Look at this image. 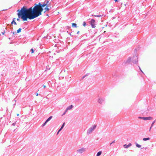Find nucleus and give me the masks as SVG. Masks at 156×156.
<instances>
[{
  "label": "nucleus",
  "instance_id": "37998d69",
  "mask_svg": "<svg viewBox=\"0 0 156 156\" xmlns=\"http://www.w3.org/2000/svg\"><path fill=\"white\" fill-rule=\"evenodd\" d=\"M112 144V143H111L110 144V146H111Z\"/></svg>",
  "mask_w": 156,
  "mask_h": 156
},
{
  "label": "nucleus",
  "instance_id": "cd10ccee",
  "mask_svg": "<svg viewBox=\"0 0 156 156\" xmlns=\"http://www.w3.org/2000/svg\"><path fill=\"white\" fill-rule=\"evenodd\" d=\"M15 125H16V122H15V123H12V126H15Z\"/></svg>",
  "mask_w": 156,
  "mask_h": 156
},
{
  "label": "nucleus",
  "instance_id": "5701e85b",
  "mask_svg": "<svg viewBox=\"0 0 156 156\" xmlns=\"http://www.w3.org/2000/svg\"><path fill=\"white\" fill-rule=\"evenodd\" d=\"M65 125V123L64 122L63 123L62 125V126H61V128L63 129V127H64Z\"/></svg>",
  "mask_w": 156,
  "mask_h": 156
},
{
  "label": "nucleus",
  "instance_id": "4468645a",
  "mask_svg": "<svg viewBox=\"0 0 156 156\" xmlns=\"http://www.w3.org/2000/svg\"><path fill=\"white\" fill-rule=\"evenodd\" d=\"M15 19V18H14L13 19L12 21L11 22V24H14V25H16V24H17L16 23L14 20Z\"/></svg>",
  "mask_w": 156,
  "mask_h": 156
},
{
  "label": "nucleus",
  "instance_id": "423d86ee",
  "mask_svg": "<svg viewBox=\"0 0 156 156\" xmlns=\"http://www.w3.org/2000/svg\"><path fill=\"white\" fill-rule=\"evenodd\" d=\"M51 8V7L49 5H47V6L44 8V13L47 11H49L50 9Z\"/></svg>",
  "mask_w": 156,
  "mask_h": 156
},
{
  "label": "nucleus",
  "instance_id": "a211bd4d",
  "mask_svg": "<svg viewBox=\"0 0 156 156\" xmlns=\"http://www.w3.org/2000/svg\"><path fill=\"white\" fill-rule=\"evenodd\" d=\"M102 152L101 151H100L98 152L96 156H100Z\"/></svg>",
  "mask_w": 156,
  "mask_h": 156
},
{
  "label": "nucleus",
  "instance_id": "ddd939ff",
  "mask_svg": "<svg viewBox=\"0 0 156 156\" xmlns=\"http://www.w3.org/2000/svg\"><path fill=\"white\" fill-rule=\"evenodd\" d=\"M73 108V106L72 105H71L70 106L68 107L67 108V109L68 110H70L72 109V108Z\"/></svg>",
  "mask_w": 156,
  "mask_h": 156
},
{
  "label": "nucleus",
  "instance_id": "9b49d317",
  "mask_svg": "<svg viewBox=\"0 0 156 156\" xmlns=\"http://www.w3.org/2000/svg\"><path fill=\"white\" fill-rule=\"evenodd\" d=\"M131 60V58L130 57H129L127 60L126 61V63H129Z\"/></svg>",
  "mask_w": 156,
  "mask_h": 156
},
{
  "label": "nucleus",
  "instance_id": "c03bdc74",
  "mask_svg": "<svg viewBox=\"0 0 156 156\" xmlns=\"http://www.w3.org/2000/svg\"><path fill=\"white\" fill-rule=\"evenodd\" d=\"M115 2H117L118 1V0H115Z\"/></svg>",
  "mask_w": 156,
  "mask_h": 156
},
{
  "label": "nucleus",
  "instance_id": "dca6fc26",
  "mask_svg": "<svg viewBox=\"0 0 156 156\" xmlns=\"http://www.w3.org/2000/svg\"><path fill=\"white\" fill-rule=\"evenodd\" d=\"M150 139V138H149V137H147V138H143V140H144V141H146V140H149Z\"/></svg>",
  "mask_w": 156,
  "mask_h": 156
},
{
  "label": "nucleus",
  "instance_id": "a19ab883",
  "mask_svg": "<svg viewBox=\"0 0 156 156\" xmlns=\"http://www.w3.org/2000/svg\"><path fill=\"white\" fill-rule=\"evenodd\" d=\"M36 96H37L39 95L37 93H36Z\"/></svg>",
  "mask_w": 156,
  "mask_h": 156
},
{
  "label": "nucleus",
  "instance_id": "ea45409f",
  "mask_svg": "<svg viewBox=\"0 0 156 156\" xmlns=\"http://www.w3.org/2000/svg\"><path fill=\"white\" fill-rule=\"evenodd\" d=\"M80 31H78L77 33V34H78L79 33Z\"/></svg>",
  "mask_w": 156,
  "mask_h": 156
},
{
  "label": "nucleus",
  "instance_id": "b1692460",
  "mask_svg": "<svg viewBox=\"0 0 156 156\" xmlns=\"http://www.w3.org/2000/svg\"><path fill=\"white\" fill-rule=\"evenodd\" d=\"M86 25V22L85 21H84L83 22V25L85 27Z\"/></svg>",
  "mask_w": 156,
  "mask_h": 156
},
{
  "label": "nucleus",
  "instance_id": "aec40b11",
  "mask_svg": "<svg viewBox=\"0 0 156 156\" xmlns=\"http://www.w3.org/2000/svg\"><path fill=\"white\" fill-rule=\"evenodd\" d=\"M21 28H20L18 30H17V33H19L21 31Z\"/></svg>",
  "mask_w": 156,
  "mask_h": 156
},
{
  "label": "nucleus",
  "instance_id": "393cba45",
  "mask_svg": "<svg viewBox=\"0 0 156 156\" xmlns=\"http://www.w3.org/2000/svg\"><path fill=\"white\" fill-rule=\"evenodd\" d=\"M67 111H68V110H67V109H66V110H65V111L64 112L63 114H62V115H64L66 113V112H67Z\"/></svg>",
  "mask_w": 156,
  "mask_h": 156
},
{
  "label": "nucleus",
  "instance_id": "39448f33",
  "mask_svg": "<svg viewBox=\"0 0 156 156\" xmlns=\"http://www.w3.org/2000/svg\"><path fill=\"white\" fill-rule=\"evenodd\" d=\"M86 149L84 147L81 148L80 149H78L76 151L77 153H80L82 154L83 152L86 151Z\"/></svg>",
  "mask_w": 156,
  "mask_h": 156
},
{
  "label": "nucleus",
  "instance_id": "9d476101",
  "mask_svg": "<svg viewBox=\"0 0 156 156\" xmlns=\"http://www.w3.org/2000/svg\"><path fill=\"white\" fill-rule=\"evenodd\" d=\"M132 146V144L131 143H129L128 145H127L126 144H125L123 145L124 147L125 148H127L129 147Z\"/></svg>",
  "mask_w": 156,
  "mask_h": 156
},
{
  "label": "nucleus",
  "instance_id": "1a4fd4ad",
  "mask_svg": "<svg viewBox=\"0 0 156 156\" xmlns=\"http://www.w3.org/2000/svg\"><path fill=\"white\" fill-rule=\"evenodd\" d=\"M104 101V100L103 99H102L100 98H99L98 101L99 103L101 104Z\"/></svg>",
  "mask_w": 156,
  "mask_h": 156
},
{
  "label": "nucleus",
  "instance_id": "c756f323",
  "mask_svg": "<svg viewBox=\"0 0 156 156\" xmlns=\"http://www.w3.org/2000/svg\"><path fill=\"white\" fill-rule=\"evenodd\" d=\"M139 69H140V71H141L142 73H143V71H142V70H141V69H140V66H139Z\"/></svg>",
  "mask_w": 156,
  "mask_h": 156
},
{
  "label": "nucleus",
  "instance_id": "49530a36",
  "mask_svg": "<svg viewBox=\"0 0 156 156\" xmlns=\"http://www.w3.org/2000/svg\"><path fill=\"white\" fill-rule=\"evenodd\" d=\"M46 16H48V14H47L46 15Z\"/></svg>",
  "mask_w": 156,
  "mask_h": 156
},
{
  "label": "nucleus",
  "instance_id": "de8ad7c7",
  "mask_svg": "<svg viewBox=\"0 0 156 156\" xmlns=\"http://www.w3.org/2000/svg\"><path fill=\"white\" fill-rule=\"evenodd\" d=\"M67 32L68 33H69V32H68V31H67Z\"/></svg>",
  "mask_w": 156,
  "mask_h": 156
},
{
  "label": "nucleus",
  "instance_id": "bb28decb",
  "mask_svg": "<svg viewBox=\"0 0 156 156\" xmlns=\"http://www.w3.org/2000/svg\"><path fill=\"white\" fill-rule=\"evenodd\" d=\"M18 18H17V21H20V18H19V17L18 16Z\"/></svg>",
  "mask_w": 156,
  "mask_h": 156
},
{
  "label": "nucleus",
  "instance_id": "58836bf2",
  "mask_svg": "<svg viewBox=\"0 0 156 156\" xmlns=\"http://www.w3.org/2000/svg\"><path fill=\"white\" fill-rule=\"evenodd\" d=\"M43 87H44V88H45L46 87V86H45V85H43Z\"/></svg>",
  "mask_w": 156,
  "mask_h": 156
},
{
  "label": "nucleus",
  "instance_id": "f3484780",
  "mask_svg": "<svg viewBox=\"0 0 156 156\" xmlns=\"http://www.w3.org/2000/svg\"><path fill=\"white\" fill-rule=\"evenodd\" d=\"M35 48L33 49V48H32L30 49V51L31 52V53H34V51H35Z\"/></svg>",
  "mask_w": 156,
  "mask_h": 156
},
{
  "label": "nucleus",
  "instance_id": "f03ea898",
  "mask_svg": "<svg viewBox=\"0 0 156 156\" xmlns=\"http://www.w3.org/2000/svg\"><path fill=\"white\" fill-rule=\"evenodd\" d=\"M48 2L49 1L48 0H45L44 2L42 3L39 2L38 4L41 9H43V8L45 6H47V5H49Z\"/></svg>",
  "mask_w": 156,
  "mask_h": 156
},
{
  "label": "nucleus",
  "instance_id": "412c9836",
  "mask_svg": "<svg viewBox=\"0 0 156 156\" xmlns=\"http://www.w3.org/2000/svg\"><path fill=\"white\" fill-rule=\"evenodd\" d=\"M103 15H94V16L95 17H102Z\"/></svg>",
  "mask_w": 156,
  "mask_h": 156
},
{
  "label": "nucleus",
  "instance_id": "c85d7f7f",
  "mask_svg": "<svg viewBox=\"0 0 156 156\" xmlns=\"http://www.w3.org/2000/svg\"><path fill=\"white\" fill-rule=\"evenodd\" d=\"M139 69H140V71H141L142 73H143V71H142V70H141V69H140V66H139Z\"/></svg>",
  "mask_w": 156,
  "mask_h": 156
},
{
  "label": "nucleus",
  "instance_id": "6ab92c4d",
  "mask_svg": "<svg viewBox=\"0 0 156 156\" xmlns=\"http://www.w3.org/2000/svg\"><path fill=\"white\" fill-rule=\"evenodd\" d=\"M135 144H136V147H138V148H140L141 147V145H140V144H138L137 143H135Z\"/></svg>",
  "mask_w": 156,
  "mask_h": 156
},
{
  "label": "nucleus",
  "instance_id": "f8f14e48",
  "mask_svg": "<svg viewBox=\"0 0 156 156\" xmlns=\"http://www.w3.org/2000/svg\"><path fill=\"white\" fill-rule=\"evenodd\" d=\"M52 118V116H51L49 117L46 120V122L47 123Z\"/></svg>",
  "mask_w": 156,
  "mask_h": 156
},
{
  "label": "nucleus",
  "instance_id": "4c0bfd02",
  "mask_svg": "<svg viewBox=\"0 0 156 156\" xmlns=\"http://www.w3.org/2000/svg\"><path fill=\"white\" fill-rule=\"evenodd\" d=\"M143 117H139V118H140V119H142V118H143Z\"/></svg>",
  "mask_w": 156,
  "mask_h": 156
},
{
  "label": "nucleus",
  "instance_id": "20e7f679",
  "mask_svg": "<svg viewBox=\"0 0 156 156\" xmlns=\"http://www.w3.org/2000/svg\"><path fill=\"white\" fill-rule=\"evenodd\" d=\"M95 20L94 19H92L90 21V23L91 26L92 28H94L96 27L95 24Z\"/></svg>",
  "mask_w": 156,
  "mask_h": 156
},
{
  "label": "nucleus",
  "instance_id": "0eeeda50",
  "mask_svg": "<svg viewBox=\"0 0 156 156\" xmlns=\"http://www.w3.org/2000/svg\"><path fill=\"white\" fill-rule=\"evenodd\" d=\"M138 58L137 56H134L133 58V62L134 64H136L138 62Z\"/></svg>",
  "mask_w": 156,
  "mask_h": 156
},
{
  "label": "nucleus",
  "instance_id": "7c9ffc66",
  "mask_svg": "<svg viewBox=\"0 0 156 156\" xmlns=\"http://www.w3.org/2000/svg\"><path fill=\"white\" fill-rule=\"evenodd\" d=\"M62 129V128H60L58 130V131H59V132H60Z\"/></svg>",
  "mask_w": 156,
  "mask_h": 156
},
{
  "label": "nucleus",
  "instance_id": "6e6552de",
  "mask_svg": "<svg viewBox=\"0 0 156 156\" xmlns=\"http://www.w3.org/2000/svg\"><path fill=\"white\" fill-rule=\"evenodd\" d=\"M153 119V118L151 117H143L142 118V119L144 120H151Z\"/></svg>",
  "mask_w": 156,
  "mask_h": 156
},
{
  "label": "nucleus",
  "instance_id": "c9c22d12",
  "mask_svg": "<svg viewBox=\"0 0 156 156\" xmlns=\"http://www.w3.org/2000/svg\"><path fill=\"white\" fill-rule=\"evenodd\" d=\"M152 127H151H151H150V129H149V131H151V128H152Z\"/></svg>",
  "mask_w": 156,
  "mask_h": 156
},
{
  "label": "nucleus",
  "instance_id": "a878e982",
  "mask_svg": "<svg viewBox=\"0 0 156 156\" xmlns=\"http://www.w3.org/2000/svg\"><path fill=\"white\" fill-rule=\"evenodd\" d=\"M47 123V122H46V121H45V122H44V123L42 125V126H45L46 124V123Z\"/></svg>",
  "mask_w": 156,
  "mask_h": 156
},
{
  "label": "nucleus",
  "instance_id": "473e14b6",
  "mask_svg": "<svg viewBox=\"0 0 156 156\" xmlns=\"http://www.w3.org/2000/svg\"><path fill=\"white\" fill-rule=\"evenodd\" d=\"M5 32L4 31V32H2V34L4 35V34H5Z\"/></svg>",
  "mask_w": 156,
  "mask_h": 156
},
{
  "label": "nucleus",
  "instance_id": "72a5a7b5",
  "mask_svg": "<svg viewBox=\"0 0 156 156\" xmlns=\"http://www.w3.org/2000/svg\"><path fill=\"white\" fill-rule=\"evenodd\" d=\"M110 12H113V11L112 9H111V10H110Z\"/></svg>",
  "mask_w": 156,
  "mask_h": 156
},
{
  "label": "nucleus",
  "instance_id": "7ed1b4c3",
  "mask_svg": "<svg viewBox=\"0 0 156 156\" xmlns=\"http://www.w3.org/2000/svg\"><path fill=\"white\" fill-rule=\"evenodd\" d=\"M97 125H94L88 129L87 132V134H89L91 133L96 128Z\"/></svg>",
  "mask_w": 156,
  "mask_h": 156
},
{
  "label": "nucleus",
  "instance_id": "f257e3e1",
  "mask_svg": "<svg viewBox=\"0 0 156 156\" xmlns=\"http://www.w3.org/2000/svg\"><path fill=\"white\" fill-rule=\"evenodd\" d=\"M34 5L33 8L30 7L27 8L26 6H23L20 10L18 9V16L23 21H27L28 19L32 20L41 15L44 9H41L38 4L35 3Z\"/></svg>",
  "mask_w": 156,
  "mask_h": 156
},
{
  "label": "nucleus",
  "instance_id": "2eb2a0df",
  "mask_svg": "<svg viewBox=\"0 0 156 156\" xmlns=\"http://www.w3.org/2000/svg\"><path fill=\"white\" fill-rule=\"evenodd\" d=\"M72 26L73 27L76 28L77 27V24L76 23H72Z\"/></svg>",
  "mask_w": 156,
  "mask_h": 156
},
{
  "label": "nucleus",
  "instance_id": "2f4dec72",
  "mask_svg": "<svg viewBox=\"0 0 156 156\" xmlns=\"http://www.w3.org/2000/svg\"><path fill=\"white\" fill-rule=\"evenodd\" d=\"M62 129V128H60L58 130V131H59V132H60Z\"/></svg>",
  "mask_w": 156,
  "mask_h": 156
},
{
  "label": "nucleus",
  "instance_id": "79ce46f5",
  "mask_svg": "<svg viewBox=\"0 0 156 156\" xmlns=\"http://www.w3.org/2000/svg\"><path fill=\"white\" fill-rule=\"evenodd\" d=\"M59 132H59V131H58V132H57V135H58V134L59 133Z\"/></svg>",
  "mask_w": 156,
  "mask_h": 156
},
{
  "label": "nucleus",
  "instance_id": "4be33fe9",
  "mask_svg": "<svg viewBox=\"0 0 156 156\" xmlns=\"http://www.w3.org/2000/svg\"><path fill=\"white\" fill-rule=\"evenodd\" d=\"M155 121H156V120H155L151 124V127H153V126H154V124L155 123Z\"/></svg>",
  "mask_w": 156,
  "mask_h": 156
},
{
  "label": "nucleus",
  "instance_id": "f704fd0d",
  "mask_svg": "<svg viewBox=\"0 0 156 156\" xmlns=\"http://www.w3.org/2000/svg\"><path fill=\"white\" fill-rule=\"evenodd\" d=\"M115 140H114L113 141L112 143H115Z\"/></svg>",
  "mask_w": 156,
  "mask_h": 156
},
{
  "label": "nucleus",
  "instance_id": "a18cd8bd",
  "mask_svg": "<svg viewBox=\"0 0 156 156\" xmlns=\"http://www.w3.org/2000/svg\"><path fill=\"white\" fill-rule=\"evenodd\" d=\"M17 116H19V114H17Z\"/></svg>",
  "mask_w": 156,
  "mask_h": 156
},
{
  "label": "nucleus",
  "instance_id": "e433bc0d",
  "mask_svg": "<svg viewBox=\"0 0 156 156\" xmlns=\"http://www.w3.org/2000/svg\"><path fill=\"white\" fill-rule=\"evenodd\" d=\"M87 76V74L85 76H84L83 77V79L86 76Z\"/></svg>",
  "mask_w": 156,
  "mask_h": 156
}]
</instances>
